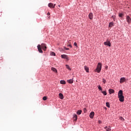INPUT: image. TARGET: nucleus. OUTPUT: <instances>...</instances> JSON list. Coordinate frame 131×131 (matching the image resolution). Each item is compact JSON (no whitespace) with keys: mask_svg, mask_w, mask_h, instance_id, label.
Wrapping results in <instances>:
<instances>
[{"mask_svg":"<svg viewBox=\"0 0 131 131\" xmlns=\"http://www.w3.org/2000/svg\"><path fill=\"white\" fill-rule=\"evenodd\" d=\"M37 49H38V52L42 54L43 53L42 50L43 51H47V45L45 43H42L41 45H38L37 46ZM41 49H42V50H41Z\"/></svg>","mask_w":131,"mask_h":131,"instance_id":"1","label":"nucleus"},{"mask_svg":"<svg viewBox=\"0 0 131 131\" xmlns=\"http://www.w3.org/2000/svg\"><path fill=\"white\" fill-rule=\"evenodd\" d=\"M118 98L120 102H123L124 101V96H123V92L122 90H120L118 92Z\"/></svg>","mask_w":131,"mask_h":131,"instance_id":"2","label":"nucleus"},{"mask_svg":"<svg viewBox=\"0 0 131 131\" xmlns=\"http://www.w3.org/2000/svg\"><path fill=\"white\" fill-rule=\"evenodd\" d=\"M101 69H102V63H101L100 62H99L98 63L97 68L96 69V71H97L98 73H100V72H101Z\"/></svg>","mask_w":131,"mask_h":131,"instance_id":"3","label":"nucleus"},{"mask_svg":"<svg viewBox=\"0 0 131 131\" xmlns=\"http://www.w3.org/2000/svg\"><path fill=\"white\" fill-rule=\"evenodd\" d=\"M61 58L62 59H66L67 61H69V57L66 54L61 55Z\"/></svg>","mask_w":131,"mask_h":131,"instance_id":"4","label":"nucleus"},{"mask_svg":"<svg viewBox=\"0 0 131 131\" xmlns=\"http://www.w3.org/2000/svg\"><path fill=\"white\" fill-rule=\"evenodd\" d=\"M104 46H107L108 47H111V43L110 41L107 40L105 42H104Z\"/></svg>","mask_w":131,"mask_h":131,"instance_id":"5","label":"nucleus"},{"mask_svg":"<svg viewBox=\"0 0 131 131\" xmlns=\"http://www.w3.org/2000/svg\"><path fill=\"white\" fill-rule=\"evenodd\" d=\"M126 20L128 24H129L130 23V22H131V18H130V17L129 16H128V15L126 16Z\"/></svg>","mask_w":131,"mask_h":131,"instance_id":"6","label":"nucleus"},{"mask_svg":"<svg viewBox=\"0 0 131 131\" xmlns=\"http://www.w3.org/2000/svg\"><path fill=\"white\" fill-rule=\"evenodd\" d=\"M55 6H56V4H53V3H49L48 4V7H49V8H52L53 9H54V8H55Z\"/></svg>","mask_w":131,"mask_h":131,"instance_id":"7","label":"nucleus"},{"mask_svg":"<svg viewBox=\"0 0 131 131\" xmlns=\"http://www.w3.org/2000/svg\"><path fill=\"white\" fill-rule=\"evenodd\" d=\"M125 81V78L124 77H122L120 79V83H123V82H124Z\"/></svg>","mask_w":131,"mask_h":131,"instance_id":"8","label":"nucleus"},{"mask_svg":"<svg viewBox=\"0 0 131 131\" xmlns=\"http://www.w3.org/2000/svg\"><path fill=\"white\" fill-rule=\"evenodd\" d=\"M59 97L61 99L63 100L64 99V95L62 93L59 94Z\"/></svg>","mask_w":131,"mask_h":131,"instance_id":"9","label":"nucleus"},{"mask_svg":"<svg viewBox=\"0 0 131 131\" xmlns=\"http://www.w3.org/2000/svg\"><path fill=\"white\" fill-rule=\"evenodd\" d=\"M51 70L55 73H58V71L55 68H51Z\"/></svg>","mask_w":131,"mask_h":131,"instance_id":"10","label":"nucleus"},{"mask_svg":"<svg viewBox=\"0 0 131 131\" xmlns=\"http://www.w3.org/2000/svg\"><path fill=\"white\" fill-rule=\"evenodd\" d=\"M89 19H90L91 20H92V19H93V13H90L89 15Z\"/></svg>","mask_w":131,"mask_h":131,"instance_id":"11","label":"nucleus"},{"mask_svg":"<svg viewBox=\"0 0 131 131\" xmlns=\"http://www.w3.org/2000/svg\"><path fill=\"white\" fill-rule=\"evenodd\" d=\"M108 93L110 95H111V94H113V93H114V90H113V89H110L108 90Z\"/></svg>","mask_w":131,"mask_h":131,"instance_id":"12","label":"nucleus"},{"mask_svg":"<svg viewBox=\"0 0 131 131\" xmlns=\"http://www.w3.org/2000/svg\"><path fill=\"white\" fill-rule=\"evenodd\" d=\"M104 129H105L106 131H111V127H107V126H106L104 127Z\"/></svg>","mask_w":131,"mask_h":131,"instance_id":"13","label":"nucleus"},{"mask_svg":"<svg viewBox=\"0 0 131 131\" xmlns=\"http://www.w3.org/2000/svg\"><path fill=\"white\" fill-rule=\"evenodd\" d=\"M68 83H73V79H70L67 80Z\"/></svg>","mask_w":131,"mask_h":131,"instance_id":"14","label":"nucleus"},{"mask_svg":"<svg viewBox=\"0 0 131 131\" xmlns=\"http://www.w3.org/2000/svg\"><path fill=\"white\" fill-rule=\"evenodd\" d=\"M73 120H74V121H76V120H77V116H74V117H73Z\"/></svg>","mask_w":131,"mask_h":131,"instance_id":"15","label":"nucleus"},{"mask_svg":"<svg viewBox=\"0 0 131 131\" xmlns=\"http://www.w3.org/2000/svg\"><path fill=\"white\" fill-rule=\"evenodd\" d=\"M114 24L113 23V22H111L109 24V27H112L113 26H114Z\"/></svg>","mask_w":131,"mask_h":131,"instance_id":"16","label":"nucleus"},{"mask_svg":"<svg viewBox=\"0 0 131 131\" xmlns=\"http://www.w3.org/2000/svg\"><path fill=\"white\" fill-rule=\"evenodd\" d=\"M81 112H82L81 110H79L77 112V114H78V115H80V114H81Z\"/></svg>","mask_w":131,"mask_h":131,"instance_id":"17","label":"nucleus"},{"mask_svg":"<svg viewBox=\"0 0 131 131\" xmlns=\"http://www.w3.org/2000/svg\"><path fill=\"white\" fill-rule=\"evenodd\" d=\"M60 83L61 84H66V82L64 80H61Z\"/></svg>","mask_w":131,"mask_h":131,"instance_id":"18","label":"nucleus"},{"mask_svg":"<svg viewBox=\"0 0 131 131\" xmlns=\"http://www.w3.org/2000/svg\"><path fill=\"white\" fill-rule=\"evenodd\" d=\"M84 69H85L86 72L89 73V68H88V67L84 66Z\"/></svg>","mask_w":131,"mask_h":131,"instance_id":"19","label":"nucleus"},{"mask_svg":"<svg viewBox=\"0 0 131 131\" xmlns=\"http://www.w3.org/2000/svg\"><path fill=\"white\" fill-rule=\"evenodd\" d=\"M66 68H67V69H68V70H71V68H70V67H69V66L68 64L66 65Z\"/></svg>","mask_w":131,"mask_h":131,"instance_id":"20","label":"nucleus"},{"mask_svg":"<svg viewBox=\"0 0 131 131\" xmlns=\"http://www.w3.org/2000/svg\"><path fill=\"white\" fill-rule=\"evenodd\" d=\"M50 55H51V56H56V53H55L53 52H51L50 53Z\"/></svg>","mask_w":131,"mask_h":131,"instance_id":"21","label":"nucleus"},{"mask_svg":"<svg viewBox=\"0 0 131 131\" xmlns=\"http://www.w3.org/2000/svg\"><path fill=\"white\" fill-rule=\"evenodd\" d=\"M106 107H108V108H110V104L109 102H106Z\"/></svg>","mask_w":131,"mask_h":131,"instance_id":"22","label":"nucleus"},{"mask_svg":"<svg viewBox=\"0 0 131 131\" xmlns=\"http://www.w3.org/2000/svg\"><path fill=\"white\" fill-rule=\"evenodd\" d=\"M102 94H103L104 96H106L107 95V93L106 91H102Z\"/></svg>","mask_w":131,"mask_h":131,"instance_id":"23","label":"nucleus"},{"mask_svg":"<svg viewBox=\"0 0 131 131\" xmlns=\"http://www.w3.org/2000/svg\"><path fill=\"white\" fill-rule=\"evenodd\" d=\"M98 90H99L100 91H102V88L101 87V85H98Z\"/></svg>","mask_w":131,"mask_h":131,"instance_id":"24","label":"nucleus"},{"mask_svg":"<svg viewBox=\"0 0 131 131\" xmlns=\"http://www.w3.org/2000/svg\"><path fill=\"white\" fill-rule=\"evenodd\" d=\"M42 100H43V101H46V100H47V97H46V96L43 97Z\"/></svg>","mask_w":131,"mask_h":131,"instance_id":"25","label":"nucleus"},{"mask_svg":"<svg viewBox=\"0 0 131 131\" xmlns=\"http://www.w3.org/2000/svg\"><path fill=\"white\" fill-rule=\"evenodd\" d=\"M113 19H114V21H115V18H116V16L115 15H113L112 16Z\"/></svg>","mask_w":131,"mask_h":131,"instance_id":"26","label":"nucleus"},{"mask_svg":"<svg viewBox=\"0 0 131 131\" xmlns=\"http://www.w3.org/2000/svg\"><path fill=\"white\" fill-rule=\"evenodd\" d=\"M102 82H103V83H106V80L104 78L102 79Z\"/></svg>","mask_w":131,"mask_h":131,"instance_id":"27","label":"nucleus"},{"mask_svg":"<svg viewBox=\"0 0 131 131\" xmlns=\"http://www.w3.org/2000/svg\"><path fill=\"white\" fill-rule=\"evenodd\" d=\"M90 115H95V112H92L90 114Z\"/></svg>","mask_w":131,"mask_h":131,"instance_id":"28","label":"nucleus"},{"mask_svg":"<svg viewBox=\"0 0 131 131\" xmlns=\"http://www.w3.org/2000/svg\"><path fill=\"white\" fill-rule=\"evenodd\" d=\"M83 111H84V113H85V112H86V111H88V110H86V108H83Z\"/></svg>","mask_w":131,"mask_h":131,"instance_id":"29","label":"nucleus"},{"mask_svg":"<svg viewBox=\"0 0 131 131\" xmlns=\"http://www.w3.org/2000/svg\"><path fill=\"white\" fill-rule=\"evenodd\" d=\"M120 120H122V121H124L125 120L123 118H122V117H120Z\"/></svg>","mask_w":131,"mask_h":131,"instance_id":"30","label":"nucleus"},{"mask_svg":"<svg viewBox=\"0 0 131 131\" xmlns=\"http://www.w3.org/2000/svg\"><path fill=\"white\" fill-rule=\"evenodd\" d=\"M123 15V14H122V13H120L119 14V17H122Z\"/></svg>","mask_w":131,"mask_h":131,"instance_id":"31","label":"nucleus"},{"mask_svg":"<svg viewBox=\"0 0 131 131\" xmlns=\"http://www.w3.org/2000/svg\"><path fill=\"white\" fill-rule=\"evenodd\" d=\"M90 117V118H91V119H93V118H94V115H90V116H89Z\"/></svg>","mask_w":131,"mask_h":131,"instance_id":"32","label":"nucleus"},{"mask_svg":"<svg viewBox=\"0 0 131 131\" xmlns=\"http://www.w3.org/2000/svg\"><path fill=\"white\" fill-rule=\"evenodd\" d=\"M74 46H75V47H77V43H76V42H74Z\"/></svg>","mask_w":131,"mask_h":131,"instance_id":"33","label":"nucleus"},{"mask_svg":"<svg viewBox=\"0 0 131 131\" xmlns=\"http://www.w3.org/2000/svg\"><path fill=\"white\" fill-rule=\"evenodd\" d=\"M98 123H100V124H101V123H102V121H100V120H99V121H98Z\"/></svg>","mask_w":131,"mask_h":131,"instance_id":"34","label":"nucleus"},{"mask_svg":"<svg viewBox=\"0 0 131 131\" xmlns=\"http://www.w3.org/2000/svg\"><path fill=\"white\" fill-rule=\"evenodd\" d=\"M68 47H70V48H72V46L71 45H70V44H69V45H68Z\"/></svg>","mask_w":131,"mask_h":131,"instance_id":"35","label":"nucleus"},{"mask_svg":"<svg viewBox=\"0 0 131 131\" xmlns=\"http://www.w3.org/2000/svg\"><path fill=\"white\" fill-rule=\"evenodd\" d=\"M47 15H48V16H50V12H48Z\"/></svg>","mask_w":131,"mask_h":131,"instance_id":"36","label":"nucleus"},{"mask_svg":"<svg viewBox=\"0 0 131 131\" xmlns=\"http://www.w3.org/2000/svg\"><path fill=\"white\" fill-rule=\"evenodd\" d=\"M64 49H65V50H69V48H64Z\"/></svg>","mask_w":131,"mask_h":131,"instance_id":"37","label":"nucleus"},{"mask_svg":"<svg viewBox=\"0 0 131 131\" xmlns=\"http://www.w3.org/2000/svg\"><path fill=\"white\" fill-rule=\"evenodd\" d=\"M70 41H71V40H69V42H70Z\"/></svg>","mask_w":131,"mask_h":131,"instance_id":"38","label":"nucleus"}]
</instances>
